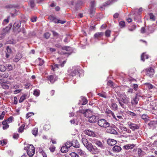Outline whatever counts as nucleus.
<instances>
[{"mask_svg":"<svg viewBox=\"0 0 157 157\" xmlns=\"http://www.w3.org/2000/svg\"><path fill=\"white\" fill-rule=\"evenodd\" d=\"M25 149L27 150V154L30 157H32L34 155L35 152V149L33 145L31 144L28 146L25 147Z\"/></svg>","mask_w":157,"mask_h":157,"instance_id":"obj_1","label":"nucleus"},{"mask_svg":"<svg viewBox=\"0 0 157 157\" xmlns=\"http://www.w3.org/2000/svg\"><path fill=\"white\" fill-rule=\"evenodd\" d=\"M98 124L100 127L104 128L109 127L110 124L104 119H101L98 121Z\"/></svg>","mask_w":157,"mask_h":157,"instance_id":"obj_2","label":"nucleus"},{"mask_svg":"<svg viewBox=\"0 0 157 157\" xmlns=\"http://www.w3.org/2000/svg\"><path fill=\"white\" fill-rule=\"evenodd\" d=\"M96 3V2L95 0H92L90 2V12L91 17L93 16L95 13Z\"/></svg>","mask_w":157,"mask_h":157,"instance_id":"obj_3","label":"nucleus"},{"mask_svg":"<svg viewBox=\"0 0 157 157\" xmlns=\"http://www.w3.org/2000/svg\"><path fill=\"white\" fill-rule=\"evenodd\" d=\"M128 124L129 128L133 131H134L135 130L138 129L140 127L139 125L131 122H128Z\"/></svg>","mask_w":157,"mask_h":157,"instance_id":"obj_4","label":"nucleus"},{"mask_svg":"<svg viewBox=\"0 0 157 157\" xmlns=\"http://www.w3.org/2000/svg\"><path fill=\"white\" fill-rule=\"evenodd\" d=\"M146 75L150 77H152L155 73L154 69L152 67L147 68L146 69Z\"/></svg>","mask_w":157,"mask_h":157,"instance_id":"obj_5","label":"nucleus"},{"mask_svg":"<svg viewBox=\"0 0 157 157\" xmlns=\"http://www.w3.org/2000/svg\"><path fill=\"white\" fill-rule=\"evenodd\" d=\"M92 142L93 144H95L97 145L98 147L101 148L102 149H103L104 148V146L103 144L101 141L99 140L96 139H94L93 140H92Z\"/></svg>","mask_w":157,"mask_h":157,"instance_id":"obj_6","label":"nucleus"},{"mask_svg":"<svg viewBox=\"0 0 157 157\" xmlns=\"http://www.w3.org/2000/svg\"><path fill=\"white\" fill-rule=\"evenodd\" d=\"M140 96L138 94H136L135 98L132 100L131 103L132 105H136L138 104Z\"/></svg>","mask_w":157,"mask_h":157,"instance_id":"obj_7","label":"nucleus"},{"mask_svg":"<svg viewBox=\"0 0 157 157\" xmlns=\"http://www.w3.org/2000/svg\"><path fill=\"white\" fill-rule=\"evenodd\" d=\"M80 113H83L85 117H89L90 116L91 111L89 109H86V110H81Z\"/></svg>","mask_w":157,"mask_h":157,"instance_id":"obj_8","label":"nucleus"},{"mask_svg":"<svg viewBox=\"0 0 157 157\" xmlns=\"http://www.w3.org/2000/svg\"><path fill=\"white\" fill-rule=\"evenodd\" d=\"M111 106H110L111 109L113 110L116 111L118 109V106L117 104L114 101L113 99H111Z\"/></svg>","mask_w":157,"mask_h":157,"instance_id":"obj_9","label":"nucleus"},{"mask_svg":"<svg viewBox=\"0 0 157 157\" xmlns=\"http://www.w3.org/2000/svg\"><path fill=\"white\" fill-rule=\"evenodd\" d=\"M105 113L108 114L109 116L111 117L112 116L113 117V118L117 120V118H116V116L114 114V113L111 110L109 109H106L105 110Z\"/></svg>","mask_w":157,"mask_h":157,"instance_id":"obj_10","label":"nucleus"},{"mask_svg":"<svg viewBox=\"0 0 157 157\" xmlns=\"http://www.w3.org/2000/svg\"><path fill=\"white\" fill-rule=\"evenodd\" d=\"M21 23L19 21L15 22L13 25V27L14 30L15 31V30L17 29L18 30V33H19L21 31V30L20 29H19V28L21 26Z\"/></svg>","mask_w":157,"mask_h":157,"instance_id":"obj_11","label":"nucleus"},{"mask_svg":"<svg viewBox=\"0 0 157 157\" xmlns=\"http://www.w3.org/2000/svg\"><path fill=\"white\" fill-rule=\"evenodd\" d=\"M98 119V117L96 116H91L89 117V121L91 123H95Z\"/></svg>","mask_w":157,"mask_h":157,"instance_id":"obj_12","label":"nucleus"},{"mask_svg":"<svg viewBox=\"0 0 157 157\" xmlns=\"http://www.w3.org/2000/svg\"><path fill=\"white\" fill-rule=\"evenodd\" d=\"M57 77L54 75H50L48 78V80L50 81L51 83H54L57 79Z\"/></svg>","mask_w":157,"mask_h":157,"instance_id":"obj_13","label":"nucleus"},{"mask_svg":"<svg viewBox=\"0 0 157 157\" xmlns=\"http://www.w3.org/2000/svg\"><path fill=\"white\" fill-rule=\"evenodd\" d=\"M84 133L90 136H95V134L94 132L89 130H86L84 132Z\"/></svg>","mask_w":157,"mask_h":157,"instance_id":"obj_14","label":"nucleus"},{"mask_svg":"<svg viewBox=\"0 0 157 157\" xmlns=\"http://www.w3.org/2000/svg\"><path fill=\"white\" fill-rule=\"evenodd\" d=\"M6 56L7 58H8L10 56V54L13 53V51L11 48L9 46H7L6 48Z\"/></svg>","mask_w":157,"mask_h":157,"instance_id":"obj_15","label":"nucleus"},{"mask_svg":"<svg viewBox=\"0 0 157 157\" xmlns=\"http://www.w3.org/2000/svg\"><path fill=\"white\" fill-rule=\"evenodd\" d=\"M113 2V0H110L106 2H105L100 7L101 9V10H103L105 9V7L109 5L112 4Z\"/></svg>","mask_w":157,"mask_h":157,"instance_id":"obj_16","label":"nucleus"},{"mask_svg":"<svg viewBox=\"0 0 157 157\" xmlns=\"http://www.w3.org/2000/svg\"><path fill=\"white\" fill-rule=\"evenodd\" d=\"M22 57L21 54L20 53H17L15 56L14 58L13 59V62H17Z\"/></svg>","mask_w":157,"mask_h":157,"instance_id":"obj_17","label":"nucleus"},{"mask_svg":"<svg viewBox=\"0 0 157 157\" xmlns=\"http://www.w3.org/2000/svg\"><path fill=\"white\" fill-rule=\"evenodd\" d=\"M79 73L78 71L77 70H75L74 71H72L70 74V75L72 76V77L77 76H79Z\"/></svg>","mask_w":157,"mask_h":157,"instance_id":"obj_18","label":"nucleus"},{"mask_svg":"<svg viewBox=\"0 0 157 157\" xmlns=\"http://www.w3.org/2000/svg\"><path fill=\"white\" fill-rule=\"evenodd\" d=\"M10 30V28L6 27L5 28H4L3 29V32L1 34V37L2 38L3 36H4L6 33L8 32ZM1 35H0V36Z\"/></svg>","mask_w":157,"mask_h":157,"instance_id":"obj_19","label":"nucleus"},{"mask_svg":"<svg viewBox=\"0 0 157 157\" xmlns=\"http://www.w3.org/2000/svg\"><path fill=\"white\" fill-rule=\"evenodd\" d=\"M72 145L75 147H79L80 145L77 140H74L72 141Z\"/></svg>","mask_w":157,"mask_h":157,"instance_id":"obj_20","label":"nucleus"},{"mask_svg":"<svg viewBox=\"0 0 157 157\" xmlns=\"http://www.w3.org/2000/svg\"><path fill=\"white\" fill-rule=\"evenodd\" d=\"M103 32H98L95 33L94 35V37L95 39H98L101 38L103 35Z\"/></svg>","mask_w":157,"mask_h":157,"instance_id":"obj_21","label":"nucleus"},{"mask_svg":"<svg viewBox=\"0 0 157 157\" xmlns=\"http://www.w3.org/2000/svg\"><path fill=\"white\" fill-rule=\"evenodd\" d=\"M117 143L116 140L112 139H109L108 140L107 143L110 146H113L115 144Z\"/></svg>","mask_w":157,"mask_h":157,"instance_id":"obj_22","label":"nucleus"},{"mask_svg":"<svg viewBox=\"0 0 157 157\" xmlns=\"http://www.w3.org/2000/svg\"><path fill=\"white\" fill-rule=\"evenodd\" d=\"M121 150V147L117 145H115L113 148V150L115 152H119Z\"/></svg>","mask_w":157,"mask_h":157,"instance_id":"obj_23","label":"nucleus"},{"mask_svg":"<svg viewBox=\"0 0 157 157\" xmlns=\"http://www.w3.org/2000/svg\"><path fill=\"white\" fill-rule=\"evenodd\" d=\"M107 132L109 133L114 134H116L117 133V131L114 129L112 128L108 129L107 130Z\"/></svg>","mask_w":157,"mask_h":157,"instance_id":"obj_24","label":"nucleus"},{"mask_svg":"<svg viewBox=\"0 0 157 157\" xmlns=\"http://www.w3.org/2000/svg\"><path fill=\"white\" fill-rule=\"evenodd\" d=\"M90 151H92L93 146L91 143H89L85 146Z\"/></svg>","mask_w":157,"mask_h":157,"instance_id":"obj_25","label":"nucleus"},{"mask_svg":"<svg viewBox=\"0 0 157 157\" xmlns=\"http://www.w3.org/2000/svg\"><path fill=\"white\" fill-rule=\"evenodd\" d=\"M134 145L133 144H130L124 146V148L126 150H128L129 149H132L134 147Z\"/></svg>","mask_w":157,"mask_h":157,"instance_id":"obj_26","label":"nucleus"},{"mask_svg":"<svg viewBox=\"0 0 157 157\" xmlns=\"http://www.w3.org/2000/svg\"><path fill=\"white\" fill-rule=\"evenodd\" d=\"M148 55L146 54L145 53H143L141 55V59L143 62L144 61L145 59H148Z\"/></svg>","mask_w":157,"mask_h":157,"instance_id":"obj_27","label":"nucleus"},{"mask_svg":"<svg viewBox=\"0 0 157 157\" xmlns=\"http://www.w3.org/2000/svg\"><path fill=\"white\" fill-rule=\"evenodd\" d=\"M8 122L6 121H4L2 122V124L4 126L3 127V129L4 130H6L9 127V125L8 124Z\"/></svg>","mask_w":157,"mask_h":157,"instance_id":"obj_28","label":"nucleus"},{"mask_svg":"<svg viewBox=\"0 0 157 157\" xmlns=\"http://www.w3.org/2000/svg\"><path fill=\"white\" fill-rule=\"evenodd\" d=\"M117 99L120 106L122 108H123L124 109L126 107V106L124 104V103H123V102L121 101V99L119 98H117Z\"/></svg>","mask_w":157,"mask_h":157,"instance_id":"obj_29","label":"nucleus"},{"mask_svg":"<svg viewBox=\"0 0 157 157\" xmlns=\"http://www.w3.org/2000/svg\"><path fill=\"white\" fill-rule=\"evenodd\" d=\"M120 128L122 131H125L127 132L128 133H131V130L126 128V127H124L123 126H121L120 127Z\"/></svg>","mask_w":157,"mask_h":157,"instance_id":"obj_30","label":"nucleus"},{"mask_svg":"<svg viewBox=\"0 0 157 157\" xmlns=\"http://www.w3.org/2000/svg\"><path fill=\"white\" fill-rule=\"evenodd\" d=\"M59 66H60L59 64H54L51 65L52 69L53 71L57 70L59 69Z\"/></svg>","mask_w":157,"mask_h":157,"instance_id":"obj_31","label":"nucleus"},{"mask_svg":"<svg viewBox=\"0 0 157 157\" xmlns=\"http://www.w3.org/2000/svg\"><path fill=\"white\" fill-rule=\"evenodd\" d=\"M90 151L91 152L92 154H96L98 153L99 152V150L96 147H93L92 151Z\"/></svg>","mask_w":157,"mask_h":157,"instance_id":"obj_32","label":"nucleus"},{"mask_svg":"<svg viewBox=\"0 0 157 157\" xmlns=\"http://www.w3.org/2000/svg\"><path fill=\"white\" fill-rule=\"evenodd\" d=\"M60 150L62 153H65L68 151V148L65 146H64L62 147Z\"/></svg>","mask_w":157,"mask_h":157,"instance_id":"obj_33","label":"nucleus"},{"mask_svg":"<svg viewBox=\"0 0 157 157\" xmlns=\"http://www.w3.org/2000/svg\"><path fill=\"white\" fill-rule=\"evenodd\" d=\"M27 95L26 94L23 95L20 98L19 100V102L20 103L22 102L24 100H25L27 97Z\"/></svg>","mask_w":157,"mask_h":157,"instance_id":"obj_34","label":"nucleus"},{"mask_svg":"<svg viewBox=\"0 0 157 157\" xmlns=\"http://www.w3.org/2000/svg\"><path fill=\"white\" fill-rule=\"evenodd\" d=\"M40 91L38 89H35L33 92V94L36 96L38 97L40 94Z\"/></svg>","mask_w":157,"mask_h":157,"instance_id":"obj_35","label":"nucleus"},{"mask_svg":"<svg viewBox=\"0 0 157 157\" xmlns=\"http://www.w3.org/2000/svg\"><path fill=\"white\" fill-rule=\"evenodd\" d=\"M121 101L124 104H128L129 102V98L127 97L123 98L121 99Z\"/></svg>","mask_w":157,"mask_h":157,"instance_id":"obj_36","label":"nucleus"},{"mask_svg":"<svg viewBox=\"0 0 157 157\" xmlns=\"http://www.w3.org/2000/svg\"><path fill=\"white\" fill-rule=\"evenodd\" d=\"M77 152L81 156H84L85 155V152L80 149H77Z\"/></svg>","mask_w":157,"mask_h":157,"instance_id":"obj_37","label":"nucleus"},{"mask_svg":"<svg viewBox=\"0 0 157 157\" xmlns=\"http://www.w3.org/2000/svg\"><path fill=\"white\" fill-rule=\"evenodd\" d=\"M143 151L141 149H138L137 151L138 157H142L143 156Z\"/></svg>","mask_w":157,"mask_h":157,"instance_id":"obj_38","label":"nucleus"},{"mask_svg":"<svg viewBox=\"0 0 157 157\" xmlns=\"http://www.w3.org/2000/svg\"><path fill=\"white\" fill-rule=\"evenodd\" d=\"M144 85L148 87L149 90H150L153 88L155 87L152 85L151 84L149 83H146L144 84Z\"/></svg>","mask_w":157,"mask_h":157,"instance_id":"obj_39","label":"nucleus"},{"mask_svg":"<svg viewBox=\"0 0 157 157\" xmlns=\"http://www.w3.org/2000/svg\"><path fill=\"white\" fill-rule=\"evenodd\" d=\"M82 142L83 144L85 146L89 142H88L87 140L85 138H82Z\"/></svg>","mask_w":157,"mask_h":157,"instance_id":"obj_40","label":"nucleus"},{"mask_svg":"<svg viewBox=\"0 0 157 157\" xmlns=\"http://www.w3.org/2000/svg\"><path fill=\"white\" fill-rule=\"evenodd\" d=\"M38 130V129L37 128H35L33 129L32 133L35 136H36L37 135Z\"/></svg>","mask_w":157,"mask_h":157,"instance_id":"obj_41","label":"nucleus"},{"mask_svg":"<svg viewBox=\"0 0 157 157\" xmlns=\"http://www.w3.org/2000/svg\"><path fill=\"white\" fill-rule=\"evenodd\" d=\"M62 48L63 50H66L67 51H69L71 50V48L68 46H64Z\"/></svg>","mask_w":157,"mask_h":157,"instance_id":"obj_42","label":"nucleus"},{"mask_svg":"<svg viewBox=\"0 0 157 157\" xmlns=\"http://www.w3.org/2000/svg\"><path fill=\"white\" fill-rule=\"evenodd\" d=\"M5 66L6 67H7V68H6V69H7L8 71H10L12 70L13 67L10 64H6Z\"/></svg>","mask_w":157,"mask_h":157,"instance_id":"obj_43","label":"nucleus"},{"mask_svg":"<svg viewBox=\"0 0 157 157\" xmlns=\"http://www.w3.org/2000/svg\"><path fill=\"white\" fill-rule=\"evenodd\" d=\"M6 69V67L3 65L0 64V71L1 72H4Z\"/></svg>","mask_w":157,"mask_h":157,"instance_id":"obj_44","label":"nucleus"},{"mask_svg":"<svg viewBox=\"0 0 157 157\" xmlns=\"http://www.w3.org/2000/svg\"><path fill=\"white\" fill-rule=\"evenodd\" d=\"M72 145V142L71 143L70 141H67V142L65 144V145L68 148H70Z\"/></svg>","mask_w":157,"mask_h":157,"instance_id":"obj_45","label":"nucleus"},{"mask_svg":"<svg viewBox=\"0 0 157 157\" xmlns=\"http://www.w3.org/2000/svg\"><path fill=\"white\" fill-rule=\"evenodd\" d=\"M82 105H86L88 101L86 98L84 97H82Z\"/></svg>","mask_w":157,"mask_h":157,"instance_id":"obj_46","label":"nucleus"},{"mask_svg":"<svg viewBox=\"0 0 157 157\" xmlns=\"http://www.w3.org/2000/svg\"><path fill=\"white\" fill-rule=\"evenodd\" d=\"M39 62V65L42 66L44 63V61L40 58H39L38 59Z\"/></svg>","mask_w":157,"mask_h":157,"instance_id":"obj_47","label":"nucleus"},{"mask_svg":"<svg viewBox=\"0 0 157 157\" xmlns=\"http://www.w3.org/2000/svg\"><path fill=\"white\" fill-rule=\"evenodd\" d=\"M50 17L51 19L52 20L53 22L55 23H58V19L56 18L54 16H51Z\"/></svg>","mask_w":157,"mask_h":157,"instance_id":"obj_48","label":"nucleus"},{"mask_svg":"<svg viewBox=\"0 0 157 157\" xmlns=\"http://www.w3.org/2000/svg\"><path fill=\"white\" fill-rule=\"evenodd\" d=\"M127 113L128 114L131 116V117H135L136 116V114L134 113L131 112L129 111H128L127 112Z\"/></svg>","mask_w":157,"mask_h":157,"instance_id":"obj_49","label":"nucleus"},{"mask_svg":"<svg viewBox=\"0 0 157 157\" xmlns=\"http://www.w3.org/2000/svg\"><path fill=\"white\" fill-rule=\"evenodd\" d=\"M134 18L135 20H136L140 17V13H138L137 15H136V14L134 13Z\"/></svg>","mask_w":157,"mask_h":157,"instance_id":"obj_50","label":"nucleus"},{"mask_svg":"<svg viewBox=\"0 0 157 157\" xmlns=\"http://www.w3.org/2000/svg\"><path fill=\"white\" fill-rule=\"evenodd\" d=\"M119 25L121 28H124L125 26V22L123 21H121L119 23Z\"/></svg>","mask_w":157,"mask_h":157,"instance_id":"obj_51","label":"nucleus"},{"mask_svg":"<svg viewBox=\"0 0 157 157\" xmlns=\"http://www.w3.org/2000/svg\"><path fill=\"white\" fill-rule=\"evenodd\" d=\"M141 117L144 120H147L148 117L147 114H144L142 115Z\"/></svg>","mask_w":157,"mask_h":157,"instance_id":"obj_52","label":"nucleus"},{"mask_svg":"<svg viewBox=\"0 0 157 157\" xmlns=\"http://www.w3.org/2000/svg\"><path fill=\"white\" fill-rule=\"evenodd\" d=\"M98 95L99 96H101L103 98H107V96L105 94V93H99L98 94Z\"/></svg>","mask_w":157,"mask_h":157,"instance_id":"obj_53","label":"nucleus"},{"mask_svg":"<svg viewBox=\"0 0 157 157\" xmlns=\"http://www.w3.org/2000/svg\"><path fill=\"white\" fill-rule=\"evenodd\" d=\"M1 77L2 78H6L9 76V75L7 73H6L0 75Z\"/></svg>","mask_w":157,"mask_h":157,"instance_id":"obj_54","label":"nucleus"},{"mask_svg":"<svg viewBox=\"0 0 157 157\" xmlns=\"http://www.w3.org/2000/svg\"><path fill=\"white\" fill-rule=\"evenodd\" d=\"M70 155L72 157H78V155L76 153L74 152L70 153Z\"/></svg>","mask_w":157,"mask_h":157,"instance_id":"obj_55","label":"nucleus"},{"mask_svg":"<svg viewBox=\"0 0 157 157\" xmlns=\"http://www.w3.org/2000/svg\"><path fill=\"white\" fill-rule=\"evenodd\" d=\"M30 5L31 8H33L35 6L34 1L33 0H30Z\"/></svg>","mask_w":157,"mask_h":157,"instance_id":"obj_56","label":"nucleus"},{"mask_svg":"<svg viewBox=\"0 0 157 157\" xmlns=\"http://www.w3.org/2000/svg\"><path fill=\"white\" fill-rule=\"evenodd\" d=\"M111 31L109 30H107L105 32V35L106 36L109 37L110 36Z\"/></svg>","mask_w":157,"mask_h":157,"instance_id":"obj_57","label":"nucleus"},{"mask_svg":"<svg viewBox=\"0 0 157 157\" xmlns=\"http://www.w3.org/2000/svg\"><path fill=\"white\" fill-rule=\"evenodd\" d=\"M45 37L47 39H48L50 36V34L48 32L46 33L44 35Z\"/></svg>","mask_w":157,"mask_h":157,"instance_id":"obj_58","label":"nucleus"},{"mask_svg":"<svg viewBox=\"0 0 157 157\" xmlns=\"http://www.w3.org/2000/svg\"><path fill=\"white\" fill-rule=\"evenodd\" d=\"M34 113L33 112H29L27 113L26 114V118H28L29 117H31L32 115H33Z\"/></svg>","mask_w":157,"mask_h":157,"instance_id":"obj_59","label":"nucleus"},{"mask_svg":"<svg viewBox=\"0 0 157 157\" xmlns=\"http://www.w3.org/2000/svg\"><path fill=\"white\" fill-rule=\"evenodd\" d=\"M52 32L53 33V35L56 38H57L58 37L59 34L57 33L54 31H52Z\"/></svg>","mask_w":157,"mask_h":157,"instance_id":"obj_60","label":"nucleus"},{"mask_svg":"<svg viewBox=\"0 0 157 157\" xmlns=\"http://www.w3.org/2000/svg\"><path fill=\"white\" fill-rule=\"evenodd\" d=\"M55 147L53 145H51L49 148L51 151L52 152H53L55 151Z\"/></svg>","mask_w":157,"mask_h":157,"instance_id":"obj_61","label":"nucleus"},{"mask_svg":"<svg viewBox=\"0 0 157 157\" xmlns=\"http://www.w3.org/2000/svg\"><path fill=\"white\" fill-rule=\"evenodd\" d=\"M149 15L150 19H151L152 20L154 21L155 20V17L152 13H150Z\"/></svg>","mask_w":157,"mask_h":157,"instance_id":"obj_62","label":"nucleus"},{"mask_svg":"<svg viewBox=\"0 0 157 157\" xmlns=\"http://www.w3.org/2000/svg\"><path fill=\"white\" fill-rule=\"evenodd\" d=\"M136 28V26L135 25H132V28H129L128 30L131 31H132Z\"/></svg>","mask_w":157,"mask_h":157,"instance_id":"obj_63","label":"nucleus"},{"mask_svg":"<svg viewBox=\"0 0 157 157\" xmlns=\"http://www.w3.org/2000/svg\"><path fill=\"white\" fill-rule=\"evenodd\" d=\"M13 119V117H9L7 120H6V121L8 123H10L12 121Z\"/></svg>","mask_w":157,"mask_h":157,"instance_id":"obj_64","label":"nucleus"}]
</instances>
